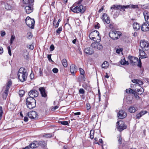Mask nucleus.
Wrapping results in <instances>:
<instances>
[{"mask_svg": "<svg viewBox=\"0 0 149 149\" xmlns=\"http://www.w3.org/2000/svg\"><path fill=\"white\" fill-rule=\"evenodd\" d=\"M28 75L25 69L23 67H21L19 70L17 74L18 79L21 82H23L25 81Z\"/></svg>", "mask_w": 149, "mask_h": 149, "instance_id": "obj_1", "label": "nucleus"}, {"mask_svg": "<svg viewBox=\"0 0 149 149\" xmlns=\"http://www.w3.org/2000/svg\"><path fill=\"white\" fill-rule=\"evenodd\" d=\"M99 33L97 30L91 32L89 35V38L95 42H100V38L99 36Z\"/></svg>", "mask_w": 149, "mask_h": 149, "instance_id": "obj_2", "label": "nucleus"}, {"mask_svg": "<svg viewBox=\"0 0 149 149\" xmlns=\"http://www.w3.org/2000/svg\"><path fill=\"white\" fill-rule=\"evenodd\" d=\"M71 10L74 13H83L86 10L85 7L82 5H80L79 6H77L75 7L72 6L71 8Z\"/></svg>", "mask_w": 149, "mask_h": 149, "instance_id": "obj_3", "label": "nucleus"}, {"mask_svg": "<svg viewBox=\"0 0 149 149\" xmlns=\"http://www.w3.org/2000/svg\"><path fill=\"white\" fill-rule=\"evenodd\" d=\"M122 33L119 31H111L109 33L110 37L113 40H116L118 39L122 36Z\"/></svg>", "mask_w": 149, "mask_h": 149, "instance_id": "obj_4", "label": "nucleus"}, {"mask_svg": "<svg viewBox=\"0 0 149 149\" xmlns=\"http://www.w3.org/2000/svg\"><path fill=\"white\" fill-rule=\"evenodd\" d=\"M4 5L6 9L8 10H12L14 8L15 3L13 1L10 0L7 1L5 3Z\"/></svg>", "mask_w": 149, "mask_h": 149, "instance_id": "obj_5", "label": "nucleus"}, {"mask_svg": "<svg viewBox=\"0 0 149 149\" xmlns=\"http://www.w3.org/2000/svg\"><path fill=\"white\" fill-rule=\"evenodd\" d=\"M130 5L122 6L120 5H114L112 6L111 7V10H119L120 11H125V9L128 8Z\"/></svg>", "mask_w": 149, "mask_h": 149, "instance_id": "obj_6", "label": "nucleus"}, {"mask_svg": "<svg viewBox=\"0 0 149 149\" xmlns=\"http://www.w3.org/2000/svg\"><path fill=\"white\" fill-rule=\"evenodd\" d=\"M26 25L30 28L33 29L34 27L35 21L29 17H27L26 19Z\"/></svg>", "mask_w": 149, "mask_h": 149, "instance_id": "obj_7", "label": "nucleus"}, {"mask_svg": "<svg viewBox=\"0 0 149 149\" xmlns=\"http://www.w3.org/2000/svg\"><path fill=\"white\" fill-rule=\"evenodd\" d=\"M140 46L143 50H148L149 49V44L145 40L140 41Z\"/></svg>", "mask_w": 149, "mask_h": 149, "instance_id": "obj_8", "label": "nucleus"}, {"mask_svg": "<svg viewBox=\"0 0 149 149\" xmlns=\"http://www.w3.org/2000/svg\"><path fill=\"white\" fill-rule=\"evenodd\" d=\"M117 124H118L117 128L120 132L122 131L127 127V126L122 121H118Z\"/></svg>", "mask_w": 149, "mask_h": 149, "instance_id": "obj_9", "label": "nucleus"}, {"mask_svg": "<svg viewBox=\"0 0 149 149\" xmlns=\"http://www.w3.org/2000/svg\"><path fill=\"white\" fill-rule=\"evenodd\" d=\"M98 42L93 43L91 44V46L93 48L98 50H100L103 48V46L102 45L99 43Z\"/></svg>", "mask_w": 149, "mask_h": 149, "instance_id": "obj_10", "label": "nucleus"}, {"mask_svg": "<svg viewBox=\"0 0 149 149\" xmlns=\"http://www.w3.org/2000/svg\"><path fill=\"white\" fill-rule=\"evenodd\" d=\"M38 92L34 89L31 90L29 93V96L33 98L37 97L38 95Z\"/></svg>", "mask_w": 149, "mask_h": 149, "instance_id": "obj_11", "label": "nucleus"}, {"mask_svg": "<svg viewBox=\"0 0 149 149\" xmlns=\"http://www.w3.org/2000/svg\"><path fill=\"white\" fill-rule=\"evenodd\" d=\"M127 115L126 113L123 110H120L118 113V117L119 119H123Z\"/></svg>", "mask_w": 149, "mask_h": 149, "instance_id": "obj_12", "label": "nucleus"}, {"mask_svg": "<svg viewBox=\"0 0 149 149\" xmlns=\"http://www.w3.org/2000/svg\"><path fill=\"white\" fill-rule=\"evenodd\" d=\"M141 30L144 32L147 31H149V24L147 23H145L141 26Z\"/></svg>", "mask_w": 149, "mask_h": 149, "instance_id": "obj_13", "label": "nucleus"}, {"mask_svg": "<svg viewBox=\"0 0 149 149\" xmlns=\"http://www.w3.org/2000/svg\"><path fill=\"white\" fill-rule=\"evenodd\" d=\"M33 4H29L25 7L26 12L27 14H29L33 11Z\"/></svg>", "mask_w": 149, "mask_h": 149, "instance_id": "obj_14", "label": "nucleus"}, {"mask_svg": "<svg viewBox=\"0 0 149 149\" xmlns=\"http://www.w3.org/2000/svg\"><path fill=\"white\" fill-rule=\"evenodd\" d=\"M128 58L130 61V63L132 64H134L136 61H139L137 58L133 57L131 56H129Z\"/></svg>", "mask_w": 149, "mask_h": 149, "instance_id": "obj_15", "label": "nucleus"}, {"mask_svg": "<svg viewBox=\"0 0 149 149\" xmlns=\"http://www.w3.org/2000/svg\"><path fill=\"white\" fill-rule=\"evenodd\" d=\"M84 52L86 54L91 55L94 53V51L90 47H87L85 48Z\"/></svg>", "mask_w": 149, "mask_h": 149, "instance_id": "obj_16", "label": "nucleus"}, {"mask_svg": "<svg viewBox=\"0 0 149 149\" xmlns=\"http://www.w3.org/2000/svg\"><path fill=\"white\" fill-rule=\"evenodd\" d=\"M70 70L72 74L74 75L75 73L77 71V68L75 65L72 64L70 66Z\"/></svg>", "mask_w": 149, "mask_h": 149, "instance_id": "obj_17", "label": "nucleus"}, {"mask_svg": "<svg viewBox=\"0 0 149 149\" xmlns=\"http://www.w3.org/2000/svg\"><path fill=\"white\" fill-rule=\"evenodd\" d=\"M33 102L31 103H26L27 107L30 109H32L35 107L36 105V101L33 100Z\"/></svg>", "mask_w": 149, "mask_h": 149, "instance_id": "obj_18", "label": "nucleus"}, {"mask_svg": "<svg viewBox=\"0 0 149 149\" xmlns=\"http://www.w3.org/2000/svg\"><path fill=\"white\" fill-rule=\"evenodd\" d=\"M27 116L29 118L31 119H34L36 118L37 114L35 111H32L29 112L27 114Z\"/></svg>", "mask_w": 149, "mask_h": 149, "instance_id": "obj_19", "label": "nucleus"}, {"mask_svg": "<svg viewBox=\"0 0 149 149\" xmlns=\"http://www.w3.org/2000/svg\"><path fill=\"white\" fill-rule=\"evenodd\" d=\"M102 18L103 20L107 24H109L110 23V19L108 17L107 15L104 13L102 15Z\"/></svg>", "mask_w": 149, "mask_h": 149, "instance_id": "obj_20", "label": "nucleus"}, {"mask_svg": "<svg viewBox=\"0 0 149 149\" xmlns=\"http://www.w3.org/2000/svg\"><path fill=\"white\" fill-rule=\"evenodd\" d=\"M143 14L145 21L147 22H149V12L146 10L143 12Z\"/></svg>", "mask_w": 149, "mask_h": 149, "instance_id": "obj_21", "label": "nucleus"}, {"mask_svg": "<svg viewBox=\"0 0 149 149\" xmlns=\"http://www.w3.org/2000/svg\"><path fill=\"white\" fill-rule=\"evenodd\" d=\"M29 147L32 148H35L39 146L38 142L37 141H34L31 143L29 145Z\"/></svg>", "mask_w": 149, "mask_h": 149, "instance_id": "obj_22", "label": "nucleus"}, {"mask_svg": "<svg viewBox=\"0 0 149 149\" xmlns=\"http://www.w3.org/2000/svg\"><path fill=\"white\" fill-rule=\"evenodd\" d=\"M132 26L133 29L136 31H137L140 29L141 25L137 22H133Z\"/></svg>", "mask_w": 149, "mask_h": 149, "instance_id": "obj_23", "label": "nucleus"}, {"mask_svg": "<svg viewBox=\"0 0 149 149\" xmlns=\"http://www.w3.org/2000/svg\"><path fill=\"white\" fill-rule=\"evenodd\" d=\"M144 50H141V49H139V51L140 53V58H145L147 57L146 54L144 52Z\"/></svg>", "mask_w": 149, "mask_h": 149, "instance_id": "obj_24", "label": "nucleus"}, {"mask_svg": "<svg viewBox=\"0 0 149 149\" xmlns=\"http://www.w3.org/2000/svg\"><path fill=\"white\" fill-rule=\"evenodd\" d=\"M39 90L42 96L45 97L47 96V94L45 92V89L43 88H40Z\"/></svg>", "mask_w": 149, "mask_h": 149, "instance_id": "obj_25", "label": "nucleus"}, {"mask_svg": "<svg viewBox=\"0 0 149 149\" xmlns=\"http://www.w3.org/2000/svg\"><path fill=\"white\" fill-rule=\"evenodd\" d=\"M132 81L134 83L138 84L140 85H141L143 84V82L142 81L138 79H135L132 80Z\"/></svg>", "mask_w": 149, "mask_h": 149, "instance_id": "obj_26", "label": "nucleus"}, {"mask_svg": "<svg viewBox=\"0 0 149 149\" xmlns=\"http://www.w3.org/2000/svg\"><path fill=\"white\" fill-rule=\"evenodd\" d=\"M33 100L36 101L35 100L33 97L30 96L28 97L26 100V103H31L33 102Z\"/></svg>", "mask_w": 149, "mask_h": 149, "instance_id": "obj_27", "label": "nucleus"}, {"mask_svg": "<svg viewBox=\"0 0 149 149\" xmlns=\"http://www.w3.org/2000/svg\"><path fill=\"white\" fill-rule=\"evenodd\" d=\"M23 3L24 4H26L28 5L29 4H32L34 1V0H23Z\"/></svg>", "mask_w": 149, "mask_h": 149, "instance_id": "obj_28", "label": "nucleus"}, {"mask_svg": "<svg viewBox=\"0 0 149 149\" xmlns=\"http://www.w3.org/2000/svg\"><path fill=\"white\" fill-rule=\"evenodd\" d=\"M8 89H6L5 91L3 93V99L6 100L8 95Z\"/></svg>", "mask_w": 149, "mask_h": 149, "instance_id": "obj_29", "label": "nucleus"}, {"mask_svg": "<svg viewBox=\"0 0 149 149\" xmlns=\"http://www.w3.org/2000/svg\"><path fill=\"white\" fill-rule=\"evenodd\" d=\"M120 63L122 65H125L126 64L128 65L129 63L128 61H126L125 58H124L123 59H122L120 61Z\"/></svg>", "mask_w": 149, "mask_h": 149, "instance_id": "obj_30", "label": "nucleus"}, {"mask_svg": "<svg viewBox=\"0 0 149 149\" xmlns=\"http://www.w3.org/2000/svg\"><path fill=\"white\" fill-rule=\"evenodd\" d=\"M109 66V63L107 61H105L104 62L102 65V68L106 69Z\"/></svg>", "mask_w": 149, "mask_h": 149, "instance_id": "obj_31", "label": "nucleus"}, {"mask_svg": "<svg viewBox=\"0 0 149 149\" xmlns=\"http://www.w3.org/2000/svg\"><path fill=\"white\" fill-rule=\"evenodd\" d=\"M136 111V109L134 107H131L129 108V111L131 113H134Z\"/></svg>", "mask_w": 149, "mask_h": 149, "instance_id": "obj_32", "label": "nucleus"}, {"mask_svg": "<svg viewBox=\"0 0 149 149\" xmlns=\"http://www.w3.org/2000/svg\"><path fill=\"white\" fill-rule=\"evenodd\" d=\"M61 62L63 66L65 67H67L68 63L67 61L65 59H63L61 60Z\"/></svg>", "mask_w": 149, "mask_h": 149, "instance_id": "obj_33", "label": "nucleus"}, {"mask_svg": "<svg viewBox=\"0 0 149 149\" xmlns=\"http://www.w3.org/2000/svg\"><path fill=\"white\" fill-rule=\"evenodd\" d=\"M12 82L11 80H9L8 81L7 83L6 84V89H8V91H9V88L10 86L11 85Z\"/></svg>", "mask_w": 149, "mask_h": 149, "instance_id": "obj_34", "label": "nucleus"}, {"mask_svg": "<svg viewBox=\"0 0 149 149\" xmlns=\"http://www.w3.org/2000/svg\"><path fill=\"white\" fill-rule=\"evenodd\" d=\"M136 91L138 93V94L141 95L143 92V88H141V89H137Z\"/></svg>", "mask_w": 149, "mask_h": 149, "instance_id": "obj_35", "label": "nucleus"}, {"mask_svg": "<svg viewBox=\"0 0 149 149\" xmlns=\"http://www.w3.org/2000/svg\"><path fill=\"white\" fill-rule=\"evenodd\" d=\"M23 56L25 58L27 59L29 57L28 52L27 51L24 52L23 53Z\"/></svg>", "mask_w": 149, "mask_h": 149, "instance_id": "obj_36", "label": "nucleus"}, {"mask_svg": "<svg viewBox=\"0 0 149 149\" xmlns=\"http://www.w3.org/2000/svg\"><path fill=\"white\" fill-rule=\"evenodd\" d=\"M15 36L13 35H11L10 39V45L13 44L14 40L15 39Z\"/></svg>", "mask_w": 149, "mask_h": 149, "instance_id": "obj_37", "label": "nucleus"}, {"mask_svg": "<svg viewBox=\"0 0 149 149\" xmlns=\"http://www.w3.org/2000/svg\"><path fill=\"white\" fill-rule=\"evenodd\" d=\"M38 143L39 146L40 145L41 146H45L46 144L45 142L43 141H39L38 142Z\"/></svg>", "mask_w": 149, "mask_h": 149, "instance_id": "obj_38", "label": "nucleus"}, {"mask_svg": "<svg viewBox=\"0 0 149 149\" xmlns=\"http://www.w3.org/2000/svg\"><path fill=\"white\" fill-rule=\"evenodd\" d=\"M52 136V135L50 134H48L43 135V137L46 138H51Z\"/></svg>", "mask_w": 149, "mask_h": 149, "instance_id": "obj_39", "label": "nucleus"}, {"mask_svg": "<svg viewBox=\"0 0 149 149\" xmlns=\"http://www.w3.org/2000/svg\"><path fill=\"white\" fill-rule=\"evenodd\" d=\"M25 93V91L23 90H20L19 91V95L20 97H22Z\"/></svg>", "mask_w": 149, "mask_h": 149, "instance_id": "obj_40", "label": "nucleus"}, {"mask_svg": "<svg viewBox=\"0 0 149 149\" xmlns=\"http://www.w3.org/2000/svg\"><path fill=\"white\" fill-rule=\"evenodd\" d=\"M62 30V28L61 26L59 27L58 29L56 30V32L58 34H59L61 32Z\"/></svg>", "mask_w": 149, "mask_h": 149, "instance_id": "obj_41", "label": "nucleus"}, {"mask_svg": "<svg viewBox=\"0 0 149 149\" xmlns=\"http://www.w3.org/2000/svg\"><path fill=\"white\" fill-rule=\"evenodd\" d=\"M94 131L93 130H91L90 131V138L91 139H93L94 138Z\"/></svg>", "mask_w": 149, "mask_h": 149, "instance_id": "obj_42", "label": "nucleus"}, {"mask_svg": "<svg viewBox=\"0 0 149 149\" xmlns=\"http://www.w3.org/2000/svg\"><path fill=\"white\" fill-rule=\"evenodd\" d=\"M3 113V111L2 110V108L1 107H0V120H1V118L2 113Z\"/></svg>", "mask_w": 149, "mask_h": 149, "instance_id": "obj_43", "label": "nucleus"}, {"mask_svg": "<svg viewBox=\"0 0 149 149\" xmlns=\"http://www.w3.org/2000/svg\"><path fill=\"white\" fill-rule=\"evenodd\" d=\"M118 142L119 143L121 144H122V138L120 135H119L118 137Z\"/></svg>", "mask_w": 149, "mask_h": 149, "instance_id": "obj_44", "label": "nucleus"}, {"mask_svg": "<svg viewBox=\"0 0 149 149\" xmlns=\"http://www.w3.org/2000/svg\"><path fill=\"white\" fill-rule=\"evenodd\" d=\"M119 15V12H116L114 13L113 15V17L114 18H116Z\"/></svg>", "mask_w": 149, "mask_h": 149, "instance_id": "obj_45", "label": "nucleus"}, {"mask_svg": "<svg viewBox=\"0 0 149 149\" xmlns=\"http://www.w3.org/2000/svg\"><path fill=\"white\" fill-rule=\"evenodd\" d=\"M79 92L80 94H83L85 93V91L83 88H80L79 90Z\"/></svg>", "mask_w": 149, "mask_h": 149, "instance_id": "obj_46", "label": "nucleus"}, {"mask_svg": "<svg viewBox=\"0 0 149 149\" xmlns=\"http://www.w3.org/2000/svg\"><path fill=\"white\" fill-rule=\"evenodd\" d=\"M142 116V115L139 113L136 115V119H139Z\"/></svg>", "mask_w": 149, "mask_h": 149, "instance_id": "obj_47", "label": "nucleus"}, {"mask_svg": "<svg viewBox=\"0 0 149 149\" xmlns=\"http://www.w3.org/2000/svg\"><path fill=\"white\" fill-rule=\"evenodd\" d=\"M8 49V53L10 56L11 55V51L10 47V46H8L7 47Z\"/></svg>", "mask_w": 149, "mask_h": 149, "instance_id": "obj_48", "label": "nucleus"}, {"mask_svg": "<svg viewBox=\"0 0 149 149\" xmlns=\"http://www.w3.org/2000/svg\"><path fill=\"white\" fill-rule=\"evenodd\" d=\"M53 72L55 73H56L58 72V70L56 68H54L52 70Z\"/></svg>", "mask_w": 149, "mask_h": 149, "instance_id": "obj_49", "label": "nucleus"}, {"mask_svg": "<svg viewBox=\"0 0 149 149\" xmlns=\"http://www.w3.org/2000/svg\"><path fill=\"white\" fill-rule=\"evenodd\" d=\"M61 124L64 125H67L68 124V122L67 121H61Z\"/></svg>", "mask_w": 149, "mask_h": 149, "instance_id": "obj_50", "label": "nucleus"}, {"mask_svg": "<svg viewBox=\"0 0 149 149\" xmlns=\"http://www.w3.org/2000/svg\"><path fill=\"white\" fill-rule=\"evenodd\" d=\"M81 74L83 75L85 73L84 70L82 68H80L79 69Z\"/></svg>", "mask_w": 149, "mask_h": 149, "instance_id": "obj_51", "label": "nucleus"}, {"mask_svg": "<svg viewBox=\"0 0 149 149\" xmlns=\"http://www.w3.org/2000/svg\"><path fill=\"white\" fill-rule=\"evenodd\" d=\"M123 49H117L116 50V52L117 53L119 54L120 52H122V51H123Z\"/></svg>", "mask_w": 149, "mask_h": 149, "instance_id": "obj_52", "label": "nucleus"}, {"mask_svg": "<svg viewBox=\"0 0 149 149\" xmlns=\"http://www.w3.org/2000/svg\"><path fill=\"white\" fill-rule=\"evenodd\" d=\"M54 49V47L53 45H52L50 46V51H52Z\"/></svg>", "mask_w": 149, "mask_h": 149, "instance_id": "obj_53", "label": "nucleus"}, {"mask_svg": "<svg viewBox=\"0 0 149 149\" xmlns=\"http://www.w3.org/2000/svg\"><path fill=\"white\" fill-rule=\"evenodd\" d=\"M59 107V106H55L54 107H53L52 108V110L53 111H54L55 110L57 109Z\"/></svg>", "mask_w": 149, "mask_h": 149, "instance_id": "obj_54", "label": "nucleus"}, {"mask_svg": "<svg viewBox=\"0 0 149 149\" xmlns=\"http://www.w3.org/2000/svg\"><path fill=\"white\" fill-rule=\"evenodd\" d=\"M131 6L132 8L134 9H138L139 8L137 5H132Z\"/></svg>", "mask_w": 149, "mask_h": 149, "instance_id": "obj_55", "label": "nucleus"}, {"mask_svg": "<svg viewBox=\"0 0 149 149\" xmlns=\"http://www.w3.org/2000/svg\"><path fill=\"white\" fill-rule=\"evenodd\" d=\"M140 113L142 115V116L144 115L145 114L147 113V111H141Z\"/></svg>", "mask_w": 149, "mask_h": 149, "instance_id": "obj_56", "label": "nucleus"}, {"mask_svg": "<svg viewBox=\"0 0 149 149\" xmlns=\"http://www.w3.org/2000/svg\"><path fill=\"white\" fill-rule=\"evenodd\" d=\"M61 21V19H59L58 20V22H57L56 24L55 25V27L56 28H57V27H58V25H59V22H60Z\"/></svg>", "mask_w": 149, "mask_h": 149, "instance_id": "obj_57", "label": "nucleus"}, {"mask_svg": "<svg viewBox=\"0 0 149 149\" xmlns=\"http://www.w3.org/2000/svg\"><path fill=\"white\" fill-rule=\"evenodd\" d=\"M30 77L31 79H33L34 77L33 74L31 73L30 75Z\"/></svg>", "mask_w": 149, "mask_h": 149, "instance_id": "obj_58", "label": "nucleus"}, {"mask_svg": "<svg viewBox=\"0 0 149 149\" xmlns=\"http://www.w3.org/2000/svg\"><path fill=\"white\" fill-rule=\"evenodd\" d=\"M1 36L3 37L6 35V33L4 31H1Z\"/></svg>", "mask_w": 149, "mask_h": 149, "instance_id": "obj_59", "label": "nucleus"}, {"mask_svg": "<svg viewBox=\"0 0 149 149\" xmlns=\"http://www.w3.org/2000/svg\"><path fill=\"white\" fill-rule=\"evenodd\" d=\"M86 107L87 110H89L91 108L90 105L89 104H86Z\"/></svg>", "mask_w": 149, "mask_h": 149, "instance_id": "obj_60", "label": "nucleus"}, {"mask_svg": "<svg viewBox=\"0 0 149 149\" xmlns=\"http://www.w3.org/2000/svg\"><path fill=\"white\" fill-rule=\"evenodd\" d=\"M130 93H131L134 95H135V94H136V92L135 91H134L132 89H131Z\"/></svg>", "mask_w": 149, "mask_h": 149, "instance_id": "obj_61", "label": "nucleus"}, {"mask_svg": "<svg viewBox=\"0 0 149 149\" xmlns=\"http://www.w3.org/2000/svg\"><path fill=\"white\" fill-rule=\"evenodd\" d=\"M51 55H52L51 54L48 55L47 58H48L49 61H53L52 60L51 58Z\"/></svg>", "mask_w": 149, "mask_h": 149, "instance_id": "obj_62", "label": "nucleus"}, {"mask_svg": "<svg viewBox=\"0 0 149 149\" xmlns=\"http://www.w3.org/2000/svg\"><path fill=\"white\" fill-rule=\"evenodd\" d=\"M28 47L29 49L31 50H33L34 48L33 46L32 45H29Z\"/></svg>", "mask_w": 149, "mask_h": 149, "instance_id": "obj_63", "label": "nucleus"}, {"mask_svg": "<svg viewBox=\"0 0 149 149\" xmlns=\"http://www.w3.org/2000/svg\"><path fill=\"white\" fill-rule=\"evenodd\" d=\"M141 8L143 9H147L148 8V6L146 5H144L141 6Z\"/></svg>", "mask_w": 149, "mask_h": 149, "instance_id": "obj_64", "label": "nucleus"}]
</instances>
